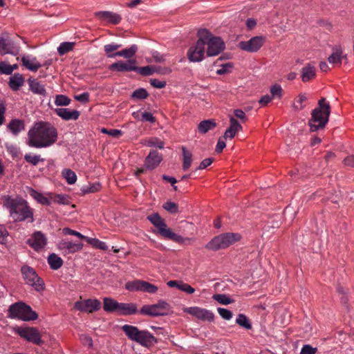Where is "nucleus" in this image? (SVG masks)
Here are the masks:
<instances>
[{"label": "nucleus", "mask_w": 354, "mask_h": 354, "mask_svg": "<svg viewBox=\"0 0 354 354\" xmlns=\"http://www.w3.org/2000/svg\"><path fill=\"white\" fill-rule=\"evenodd\" d=\"M57 140V131L53 125L38 122L29 129L26 144L30 147L41 149L53 145Z\"/></svg>", "instance_id": "1"}, {"label": "nucleus", "mask_w": 354, "mask_h": 354, "mask_svg": "<svg viewBox=\"0 0 354 354\" xmlns=\"http://www.w3.org/2000/svg\"><path fill=\"white\" fill-rule=\"evenodd\" d=\"M1 199L3 206L8 210L13 218L21 221L33 220V209L23 198L19 196L12 198L11 196L5 195L1 197Z\"/></svg>", "instance_id": "2"}, {"label": "nucleus", "mask_w": 354, "mask_h": 354, "mask_svg": "<svg viewBox=\"0 0 354 354\" xmlns=\"http://www.w3.org/2000/svg\"><path fill=\"white\" fill-rule=\"evenodd\" d=\"M318 104L319 107L313 111L311 119L308 122L311 131L323 129L328 121L330 113L329 104L326 102L325 98H322L319 100Z\"/></svg>", "instance_id": "3"}, {"label": "nucleus", "mask_w": 354, "mask_h": 354, "mask_svg": "<svg viewBox=\"0 0 354 354\" xmlns=\"http://www.w3.org/2000/svg\"><path fill=\"white\" fill-rule=\"evenodd\" d=\"M122 330L129 339L142 346L150 348L156 342V337L151 333L147 330H140L134 326L125 324L122 326Z\"/></svg>", "instance_id": "4"}, {"label": "nucleus", "mask_w": 354, "mask_h": 354, "mask_svg": "<svg viewBox=\"0 0 354 354\" xmlns=\"http://www.w3.org/2000/svg\"><path fill=\"white\" fill-rule=\"evenodd\" d=\"M122 330L129 339L142 346L150 348L156 342V337L151 333L147 330H140L134 326L125 324L122 326Z\"/></svg>", "instance_id": "5"}, {"label": "nucleus", "mask_w": 354, "mask_h": 354, "mask_svg": "<svg viewBox=\"0 0 354 354\" xmlns=\"http://www.w3.org/2000/svg\"><path fill=\"white\" fill-rule=\"evenodd\" d=\"M241 239V235L239 233H223L212 238L205 248L211 251L225 250Z\"/></svg>", "instance_id": "6"}, {"label": "nucleus", "mask_w": 354, "mask_h": 354, "mask_svg": "<svg viewBox=\"0 0 354 354\" xmlns=\"http://www.w3.org/2000/svg\"><path fill=\"white\" fill-rule=\"evenodd\" d=\"M205 31H198L197 41L189 48L187 51V57L190 62H198L205 57V47L204 41L207 39Z\"/></svg>", "instance_id": "7"}, {"label": "nucleus", "mask_w": 354, "mask_h": 354, "mask_svg": "<svg viewBox=\"0 0 354 354\" xmlns=\"http://www.w3.org/2000/svg\"><path fill=\"white\" fill-rule=\"evenodd\" d=\"M171 307L165 300H159L156 304L143 306L140 309V313L151 317L165 316L171 313Z\"/></svg>", "instance_id": "8"}, {"label": "nucleus", "mask_w": 354, "mask_h": 354, "mask_svg": "<svg viewBox=\"0 0 354 354\" xmlns=\"http://www.w3.org/2000/svg\"><path fill=\"white\" fill-rule=\"evenodd\" d=\"M199 31H205L207 39L204 41V45L207 44V55L209 57L216 56L221 53L225 47L223 39L219 37L214 36L207 29H200Z\"/></svg>", "instance_id": "9"}, {"label": "nucleus", "mask_w": 354, "mask_h": 354, "mask_svg": "<svg viewBox=\"0 0 354 354\" xmlns=\"http://www.w3.org/2000/svg\"><path fill=\"white\" fill-rule=\"evenodd\" d=\"M10 317L23 321L35 320L37 318V313L31 308L23 303H17L9 308Z\"/></svg>", "instance_id": "10"}, {"label": "nucleus", "mask_w": 354, "mask_h": 354, "mask_svg": "<svg viewBox=\"0 0 354 354\" xmlns=\"http://www.w3.org/2000/svg\"><path fill=\"white\" fill-rule=\"evenodd\" d=\"M21 272L26 283L31 286L36 291L41 292L44 290V281L37 274L33 268L27 266H23Z\"/></svg>", "instance_id": "11"}, {"label": "nucleus", "mask_w": 354, "mask_h": 354, "mask_svg": "<svg viewBox=\"0 0 354 354\" xmlns=\"http://www.w3.org/2000/svg\"><path fill=\"white\" fill-rule=\"evenodd\" d=\"M125 288L132 292L140 291L149 294H155L158 290V286L139 279L127 282Z\"/></svg>", "instance_id": "12"}, {"label": "nucleus", "mask_w": 354, "mask_h": 354, "mask_svg": "<svg viewBox=\"0 0 354 354\" xmlns=\"http://www.w3.org/2000/svg\"><path fill=\"white\" fill-rule=\"evenodd\" d=\"M183 311L203 322H212L214 318L211 310L198 306L186 307Z\"/></svg>", "instance_id": "13"}, {"label": "nucleus", "mask_w": 354, "mask_h": 354, "mask_svg": "<svg viewBox=\"0 0 354 354\" xmlns=\"http://www.w3.org/2000/svg\"><path fill=\"white\" fill-rule=\"evenodd\" d=\"M265 39L262 36H256L252 37L248 41H242L239 42V48L247 52L254 53L258 51L264 44Z\"/></svg>", "instance_id": "14"}, {"label": "nucleus", "mask_w": 354, "mask_h": 354, "mask_svg": "<svg viewBox=\"0 0 354 354\" xmlns=\"http://www.w3.org/2000/svg\"><path fill=\"white\" fill-rule=\"evenodd\" d=\"M101 303L99 300L94 299H85L84 301H78L74 304V308L80 311L91 313L97 311L100 308Z\"/></svg>", "instance_id": "15"}, {"label": "nucleus", "mask_w": 354, "mask_h": 354, "mask_svg": "<svg viewBox=\"0 0 354 354\" xmlns=\"http://www.w3.org/2000/svg\"><path fill=\"white\" fill-rule=\"evenodd\" d=\"M19 46L8 36L0 37V54L16 55L19 53Z\"/></svg>", "instance_id": "16"}, {"label": "nucleus", "mask_w": 354, "mask_h": 354, "mask_svg": "<svg viewBox=\"0 0 354 354\" xmlns=\"http://www.w3.org/2000/svg\"><path fill=\"white\" fill-rule=\"evenodd\" d=\"M154 225V229L153 230L155 232L160 234L161 236L173 240L176 242H180L182 237L176 233L173 232L170 228H169L165 223H153Z\"/></svg>", "instance_id": "17"}, {"label": "nucleus", "mask_w": 354, "mask_h": 354, "mask_svg": "<svg viewBox=\"0 0 354 354\" xmlns=\"http://www.w3.org/2000/svg\"><path fill=\"white\" fill-rule=\"evenodd\" d=\"M136 61L135 59H128L127 62L118 61L109 66V69L117 72H131L135 71Z\"/></svg>", "instance_id": "18"}, {"label": "nucleus", "mask_w": 354, "mask_h": 354, "mask_svg": "<svg viewBox=\"0 0 354 354\" xmlns=\"http://www.w3.org/2000/svg\"><path fill=\"white\" fill-rule=\"evenodd\" d=\"M57 248L59 250L66 254H73L82 250V243H76L66 240H62L57 243Z\"/></svg>", "instance_id": "19"}, {"label": "nucleus", "mask_w": 354, "mask_h": 354, "mask_svg": "<svg viewBox=\"0 0 354 354\" xmlns=\"http://www.w3.org/2000/svg\"><path fill=\"white\" fill-rule=\"evenodd\" d=\"M54 111L59 117L66 121L77 120L80 115V111L68 108H57Z\"/></svg>", "instance_id": "20"}, {"label": "nucleus", "mask_w": 354, "mask_h": 354, "mask_svg": "<svg viewBox=\"0 0 354 354\" xmlns=\"http://www.w3.org/2000/svg\"><path fill=\"white\" fill-rule=\"evenodd\" d=\"M242 129L241 124L233 116H230V127L225 130L223 138L225 140L234 138Z\"/></svg>", "instance_id": "21"}, {"label": "nucleus", "mask_w": 354, "mask_h": 354, "mask_svg": "<svg viewBox=\"0 0 354 354\" xmlns=\"http://www.w3.org/2000/svg\"><path fill=\"white\" fill-rule=\"evenodd\" d=\"M95 17L101 20L113 24H118L122 17L120 15L111 11H100L95 13Z\"/></svg>", "instance_id": "22"}, {"label": "nucleus", "mask_w": 354, "mask_h": 354, "mask_svg": "<svg viewBox=\"0 0 354 354\" xmlns=\"http://www.w3.org/2000/svg\"><path fill=\"white\" fill-rule=\"evenodd\" d=\"M162 156L156 151H151L145 158V166L146 169H153L159 165L162 161Z\"/></svg>", "instance_id": "23"}, {"label": "nucleus", "mask_w": 354, "mask_h": 354, "mask_svg": "<svg viewBox=\"0 0 354 354\" xmlns=\"http://www.w3.org/2000/svg\"><path fill=\"white\" fill-rule=\"evenodd\" d=\"M30 246L37 251L43 249L46 245V239L40 232H35L28 240Z\"/></svg>", "instance_id": "24"}, {"label": "nucleus", "mask_w": 354, "mask_h": 354, "mask_svg": "<svg viewBox=\"0 0 354 354\" xmlns=\"http://www.w3.org/2000/svg\"><path fill=\"white\" fill-rule=\"evenodd\" d=\"M19 335L27 340L39 344L41 342L40 336L37 330L32 328L21 329L19 331Z\"/></svg>", "instance_id": "25"}, {"label": "nucleus", "mask_w": 354, "mask_h": 354, "mask_svg": "<svg viewBox=\"0 0 354 354\" xmlns=\"http://www.w3.org/2000/svg\"><path fill=\"white\" fill-rule=\"evenodd\" d=\"M315 77L316 68L313 65L307 64L301 69V78L303 82H310Z\"/></svg>", "instance_id": "26"}, {"label": "nucleus", "mask_w": 354, "mask_h": 354, "mask_svg": "<svg viewBox=\"0 0 354 354\" xmlns=\"http://www.w3.org/2000/svg\"><path fill=\"white\" fill-rule=\"evenodd\" d=\"M29 194L38 203L43 205H51V194H43L33 189H30Z\"/></svg>", "instance_id": "27"}, {"label": "nucleus", "mask_w": 354, "mask_h": 354, "mask_svg": "<svg viewBox=\"0 0 354 354\" xmlns=\"http://www.w3.org/2000/svg\"><path fill=\"white\" fill-rule=\"evenodd\" d=\"M21 63L24 66L31 71L36 72L41 64L37 60L35 57L24 55L21 57Z\"/></svg>", "instance_id": "28"}, {"label": "nucleus", "mask_w": 354, "mask_h": 354, "mask_svg": "<svg viewBox=\"0 0 354 354\" xmlns=\"http://www.w3.org/2000/svg\"><path fill=\"white\" fill-rule=\"evenodd\" d=\"M137 306L133 303H119L117 314L120 315H130L137 313Z\"/></svg>", "instance_id": "29"}, {"label": "nucleus", "mask_w": 354, "mask_h": 354, "mask_svg": "<svg viewBox=\"0 0 354 354\" xmlns=\"http://www.w3.org/2000/svg\"><path fill=\"white\" fill-rule=\"evenodd\" d=\"M216 127V122L213 119L201 121L198 125V131L201 134H205Z\"/></svg>", "instance_id": "30"}, {"label": "nucleus", "mask_w": 354, "mask_h": 354, "mask_svg": "<svg viewBox=\"0 0 354 354\" xmlns=\"http://www.w3.org/2000/svg\"><path fill=\"white\" fill-rule=\"evenodd\" d=\"M119 302L111 297H104L103 299V308L108 313H117Z\"/></svg>", "instance_id": "31"}, {"label": "nucleus", "mask_w": 354, "mask_h": 354, "mask_svg": "<svg viewBox=\"0 0 354 354\" xmlns=\"http://www.w3.org/2000/svg\"><path fill=\"white\" fill-rule=\"evenodd\" d=\"M24 128V122L19 119L12 120L8 125V129L15 136L23 131Z\"/></svg>", "instance_id": "32"}, {"label": "nucleus", "mask_w": 354, "mask_h": 354, "mask_svg": "<svg viewBox=\"0 0 354 354\" xmlns=\"http://www.w3.org/2000/svg\"><path fill=\"white\" fill-rule=\"evenodd\" d=\"M24 78L19 73H15L10 77L9 86L13 91H17L24 84Z\"/></svg>", "instance_id": "33"}, {"label": "nucleus", "mask_w": 354, "mask_h": 354, "mask_svg": "<svg viewBox=\"0 0 354 354\" xmlns=\"http://www.w3.org/2000/svg\"><path fill=\"white\" fill-rule=\"evenodd\" d=\"M138 50V46L135 44L131 46L129 48L122 49V50L116 52L114 55L122 57L125 59H131Z\"/></svg>", "instance_id": "34"}, {"label": "nucleus", "mask_w": 354, "mask_h": 354, "mask_svg": "<svg viewBox=\"0 0 354 354\" xmlns=\"http://www.w3.org/2000/svg\"><path fill=\"white\" fill-rule=\"evenodd\" d=\"M183 151V169L187 171L191 166L192 162V153L186 147H182Z\"/></svg>", "instance_id": "35"}, {"label": "nucleus", "mask_w": 354, "mask_h": 354, "mask_svg": "<svg viewBox=\"0 0 354 354\" xmlns=\"http://www.w3.org/2000/svg\"><path fill=\"white\" fill-rule=\"evenodd\" d=\"M29 86L30 91L38 95H44L46 94V89L41 84L36 80H29Z\"/></svg>", "instance_id": "36"}, {"label": "nucleus", "mask_w": 354, "mask_h": 354, "mask_svg": "<svg viewBox=\"0 0 354 354\" xmlns=\"http://www.w3.org/2000/svg\"><path fill=\"white\" fill-rule=\"evenodd\" d=\"M48 263L53 270H57L63 265V260L56 254H51L48 257Z\"/></svg>", "instance_id": "37"}, {"label": "nucleus", "mask_w": 354, "mask_h": 354, "mask_svg": "<svg viewBox=\"0 0 354 354\" xmlns=\"http://www.w3.org/2000/svg\"><path fill=\"white\" fill-rule=\"evenodd\" d=\"M342 50L341 48L336 49L328 58L330 64L333 65H341L342 61Z\"/></svg>", "instance_id": "38"}, {"label": "nucleus", "mask_w": 354, "mask_h": 354, "mask_svg": "<svg viewBox=\"0 0 354 354\" xmlns=\"http://www.w3.org/2000/svg\"><path fill=\"white\" fill-rule=\"evenodd\" d=\"M84 240H85L89 245L95 248L100 249L102 250H106L108 249V246L106 245V243L101 241L95 238L86 236Z\"/></svg>", "instance_id": "39"}, {"label": "nucleus", "mask_w": 354, "mask_h": 354, "mask_svg": "<svg viewBox=\"0 0 354 354\" xmlns=\"http://www.w3.org/2000/svg\"><path fill=\"white\" fill-rule=\"evenodd\" d=\"M235 322L241 327L246 329H252V324L250 319L244 314H239L236 318Z\"/></svg>", "instance_id": "40"}, {"label": "nucleus", "mask_w": 354, "mask_h": 354, "mask_svg": "<svg viewBox=\"0 0 354 354\" xmlns=\"http://www.w3.org/2000/svg\"><path fill=\"white\" fill-rule=\"evenodd\" d=\"M62 174L69 185H73L75 183L77 180V176L75 173L71 169H64L62 171Z\"/></svg>", "instance_id": "41"}, {"label": "nucleus", "mask_w": 354, "mask_h": 354, "mask_svg": "<svg viewBox=\"0 0 354 354\" xmlns=\"http://www.w3.org/2000/svg\"><path fill=\"white\" fill-rule=\"evenodd\" d=\"M212 298L223 305H227L234 302L233 299H230L227 295L225 294L214 295Z\"/></svg>", "instance_id": "42"}, {"label": "nucleus", "mask_w": 354, "mask_h": 354, "mask_svg": "<svg viewBox=\"0 0 354 354\" xmlns=\"http://www.w3.org/2000/svg\"><path fill=\"white\" fill-rule=\"evenodd\" d=\"M307 100V97L305 93L299 94L295 101L293 103V107L295 110H301L304 108L305 105L304 102Z\"/></svg>", "instance_id": "43"}, {"label": "nucleus", "mask_w": 354, "mask_h": 354, "mask_svg": "<svg viewBox=\"0 0 354 354\" xmlns=\"http://www.w3.org/2000/svg\"><path fill=\"white\" fill-rule=\"evenodd\" d=\"M135 72H137L144 76H149L155 73V66H147L138 67L136 66Z\"/></svg>", "instance_id": "44"}, {"label": "nucleus", "mask_w": 354, "mask_h": 354, "mask_svg": "<svg viewBox=\"0 0 354 354\" xmlns=\"http://www.w3.org/2000/svg\"><path fill=\"white\" fill-rule=\"evenodd\" d=\"M24 160L36 166L39 162H44V159L41 158L39 155H32L30 153H26L24 156Z\"/></svg>", "instance_id": "45"}, {"label": "nucleus", "mask_w": 354, "mask_h": 354, "mask_svg": "<svg viewBox=\"0 0 354 354\" xmlns=\"http://www.w3.org/2000/svg\"><path fill=\"white\" fill-rule=\"evenodd\" d=\"M75 43L74 42H63L57 48L58 53L60 55H63L65 53L71 51L73 50L74 47Z\"/></svg>", "instance_id": "46"}, {"label": "nucleus", "mask_w": 354, "mask_h": 354, "mask_svg": "<svg viewBox=\"0 0 354 354\" xmlns=\"http://www.w3.org/2000/svg\"><path fill=\"white\" fill-rule=\"evenodd\" d=\"M53 203L66 205L68 204L69 201L68 198L66 195L51 194V204Z\"/></svg>", "instance_id": "47"}, {"label": "nucleus", "mask_w": 354, "mask_h": 354, "mask_svg": "<svg viewBox=\"0 0 354 354\" xmlns=\"http://www.w3.org/2000/svg\"><path fill=\"white\" fill-rule=\"evenodd\" d=\"M121 47L120 44H109L104 46V50L108 57H114L116 55L111 54L113 51L117 50Z\"/></svg>", "instance_id": "48"}, {"label": "nucleus", "mask_w": 354, "mask_h": 354, "mask_svg": "<svg viewBox=\"0 0 354 354\" xmlns=\"http://www.w3.org/2000/svg\"><path fill=\"white\" fill-rule=\"evenodd\" d=\"M71 99L64 95H57L55 104L57 106H68L71 103Z\"/></svg>", "instance_id": "49"}, {"label": "nucleus", "mask_w": 354, "mask_h": 354, "mask_svg": "<svg viewBox=\"0 0 354 354\" xmlns=\"http://www.w3.org/2000/svg\"><path fill=\"white\" fill-rule=\"evenodd\" d=\"M149 96V93L146 89L140 88L133 92L131 97L138 100H144Z\"/></svg>", "instance_id": "50"}, {"label": "nucleus", "mask_w": 354, "mask_h": 354, "mask_svg": "<svg viewBox=\"0 0 354 354\" xmlns=\"http://www.w3.org/2000/svg\"><path fill=\"white\" fill-rule=\"evenodd\" d=\"M270 93L272 98L280 99L282 97L283 89L279 84H274L270 87Z\"/></svg>", "instance_id": "51"}, {"label": "nucleus", "mask_w": 354, "mask_h": 354, "mask_svg": "<svg viewBox=\"0 0 354 354\" xmlns=\"http://www.w3.org/2000/svg\"><path fill=\"white\" fill-rule=\"evenodd\" d=\"M234 65L231 62H227L221 66V68L216 71V74L224 75L231 72Z\"/></svg>", "instance_id": "52"}, {"label": "nucleus", "mask_w": 354, "mask_h": 354, "mask_svg": "<svg viewBox=\"0 0 354 354\" xmlns=\"http://www.w3.org/2000/svg\"><path fill=\"white\" fill-rule=\"evenodd\" d=\"M217 311L219 315L225 320H230L232 318V313L226 308H218Z\"/></svg>", "instance_id": "53"}, {"label": "nucleus", "mask_w": 354, "mask_h": 354, "mask_svg": "<svg viewBox=\"0 0 354 354\" xmlns=\"http://www.w3.org/2000/svg\"><path fill=\"white\" fill-rule=\"evenodd\" d=\"M163 208L170 213H176L178 210V205L171 201H167L163 205Z\"/></svg>", "instance_id": "54"}, {"label": "nucleus", "mask_w": 354, "mask_h": 354, "mask_svg": "<svg viewBox=\"0 0 354 354\" xmlns=\"http://www.w3.org/2000/svg\"><path fill=\"white\" fill-rule=\"evenodd\" d=\"M0 74H12L11 65L6 62H0Z\"/></svg>", "instance_id": "55"}, {"label": "nucleus", "mask_w": 354, "mask_h": 354, "mask_svg": "<svg viewBox=\"0 0 354 354\" xmlns=\"http://www.w3.org/2000/svg\"><path fill=\"white\" fill-rule=\"evenodd\" d=\"M147 145L149 147H156L159 149H163L164 148V142H162L157 138H153V139H151V140H148L147 142Z\"/></svg>", "instance_id": "56"}, {"label": "nucleus", "mask_w": 354, "mask_h": 354, "mask_svg": "<svg viewBox=\"0 0 354 354\" xmlns=\"http://www.w3.org/2000/svg\"><path fill=\"white\" fill-rule=\"evenodd\" d=\"M178 290H182L188 294H193L195 292V289L187 283L181 281Z\"/></svg>", "instance_id": "57"}, {"label": "nucleus", "mask_w": 354, "mask_h": 354, "mask_svg": "<svg viewBox=\"0 0 354 354\" xmlns=\"http://www.w3.org/2000/svg\"><path fill=\"white\" fill-rule=\"evenodd\" d=\"M317 348H313L309 344L304 345L301 350L300 354H315Z\"/></svg>", "instance_id": "58"}, {"label": "nucleus", "mask_w": 354, "mask_h": 354, "mask_svg": "<svg viewBox=\"0 0 354 354\" xmlns=\"http://www.w3.org/2000/svg\"><path fill=\"white\" fill-rule=\"evenodd\" d=\"M62 232L63 234H69V235H74V236H77L78 238L81 239H84L85 236L84 235L82 234L81 233L77 232V231H75V230H71L68 227H65L62 230Z\"/></svg>", "instance_id": "59"}, {"label": "nucleus", "mask_w": 354, "mask_h": 354, "mask_svg": "<svg viewBox=\"0 0 354 354\" xmlns=\"http://www.w3.org/2000/svg\"><path fill=\"white\" fill-rule=\"evenodd\" d=\"M150 84L154 88H165V86H166V82L165 81H160V80H158L157 79H151V80H150Z\"/></svg>", "instance_id": "60"}, {"label": "nucleus", "mask_w": 354, "mask_h": 354, "mask_svg": "<svg viewBox=\"0 0 354 354\" xmlns=\"http://www.w3.org/2000/svg\"><path fill=\"white\" fill-rule=\"evenodd\" d=\"M234 114L237 118L241 120V121L243 122H245L248 120V118L245 112L243 111L241 109H235L234 111Z\"/></svg>", "instance_id": "61"}, {"label": "nucleus", "mask_w": 354, "mask_h": 354, "mask_svg": "<svg viewBox=\"0 0 354 354\" xmlns=\"http://www.w3.org/2000/svg\"><path fill=\"white\" fill-rule=\"evenodd\" d=\"M171 71H172L169 67L155 66V73L161 75H169L171 73Z\"/></svg>", "instance_id": "62"}, {"label": "nucleus", "mask_w": 354, "mask_h": 354, "mask_svg": "<svg viewBox=\"0 0 354 354\" xmlns=\"http://www.w3.org/2000/svg\"><path fill=\"white\" fill-rule=\"evenodd\" d=\"M142 120L154 123L156 119L151 113L149 112H144L142 113Z\"/></svg>", "instance_id": "63"}, {"label": "nucleus", "mask_w": 354, "mask_h": 354, "mask_svg": "<svg viewBox=\"0 0 354 354\" xmlns=\"http://www.w3.org/2000/svg\"><path fill=\"white\" fill-rule=\"evenodd\" d=\"M344 164L348 167H354V155L348 156L345 158Z\"/></svg>", "instance_id": "64"}]
</instances>
